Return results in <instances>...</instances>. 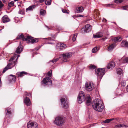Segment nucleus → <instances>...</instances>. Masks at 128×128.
I'll use <instances>...</instances> for the list:
<instances>
[{"mask_svg":"<svg viewBox=\"0 0 128 128\" xmlns=\"http://www.w3.org/2000/svg\"><path fill=\"white\" fill-rule=\"evenodd\" d=\"M77 101L78 103L80 104L85 101L86 104L88 106H89L90 104L91 100L89 94H88L85 96L84 92L80 91L79 92L78 96Z\"/></svg>","mask_w":128,"mask_h":128,"instance_id":"obj_1","label":"nucleus"},{"mask_svg":"<svg viewBox=\"0 0 128 128\" xmlns=\"http://www.w3.org/2000/svg\"><path fill=\"white\" fill-rule=\"evenodd\" d=\"M93 108L99 112H102L104 108L102 102L98 98L95 99L92 102Z\"/></svg>","mask_w":128,"mask_h":128,"instance_id":"obj_2","label":"nucleus"},{"mask_svg":"<svg viewBox=\"0 0 128 128\" xmlns=\"http://www.w3.org/2000/svg\"><path fill=\"white\" fill-rule=\"evenodd\" d=\"M104 68H100L98 69L96 71V74L98 76V79L100 80L104 74L106 72V70Z\"/></svg>","mask_w":128,"mask_h":128,"instance_id":"obj_3","label":"nucleus"},{"mask_svg":"<svg viewBox=\"0 0 128 128\" xmlns=\"http://www.w3.org/2000/svg\"><path fill=\"white\" fill-rule=\"evenodd\" d=\"M72 52H66L63 53L62 54V61L63 62H67L69 58L72 56Z\"/></svg>","mask_w":128,"mask_h":128,"instance_id":"obj_4","label":"nucleus"},{"mask_svg":"<svg viewBox=\"0 0 128 128\" xmlns=\"http://www.w3.org/2000/svg\"><path fill=\"white\" fill-rule=\"evenodd\" d=\"M54 122L58 126H62L64 122L63 117L61 116H57L55 118Z\"/></svg>","mask_w":128,"mask_h":128,"instance_id":"obj_5","label":"nucleus"},{"mask_svg":"<svg viewBox=\"0 0 128 128\" xmlns=\"http://www.w3.org/2000/svg\"><path fill=\"white\" fill-rule=\"evenodd\" d=\"M52 84L51 80L49 77L44 78L42 81V84L44 86L47 85V86H51Z\"/></svg>","mask_w":128,"mask_h":128,"instance_id":"obj_6","label":"nucleus"},{"mask_svg":"<svg viewBox=\"0 0 128 128\" xmlns=\"http://www.w3.org/2000/svg\"><path fill=\"white\" fill-rule=\"evenodd\" d=\"M84 88L88 92L91 91L94 88V85L93 83L86 82L85 84Z\"/></svg>","mask_w":128,"mask_h":128,"instance_id":"obj_7","label":"nucleus"},{"mask_svg":"<svg viewBox=\"0 0 128 128\" xmlns=\"http://www.w3.org/2000/svg\"><path fill=\"white\" fill-rule=\"evenodd\" d=\"M23 40L24 41L27 40V42L31 44L35 43L38 42V40L36 38H34L32 37L28 36H27V37L26 38H23Z\"/></svg>","mask_w":128,"mask_h":128,"instance_id":"obj_8","label":"nucleus"},{"mask_svg":"<svg viewBox=\"0 0 128 128\" xmlns=\"http://www.w3.org/2000/svg\"><path fill=\"white\" fill-rule=\"evenodd\" d=\"M16 61H12L11 62L8 64L4 68L2 73H4L8 69H10L14 67L16 64Z\"/></svg>","mask_w":128,"mask_h":128,"instance_id":"obj_9","label":"nucleus"},{"mask_svg":"<svg viewBox=\"0 0 128 128\" xmlns=\"http://www.w3.org/2000/svg\"><path fill=\"white\" fill-rule=\"evenodd\" d=\"M22 46L21 45H20L17 48L16 51V52L14 53V54L15 55L14 56L11 58L9 60V61H13L15 57H16V56L15 57V55H16V54L17 53L18 54H20L22 50Z\"/></svg>","mask_w":128,"mask_h":128,"instance_id":"obj_10","label":"nucleus"},{"mask_svg":"<svg viewBox=\"0 0 128 128\" xmlns=\"http://www.w3.org/2000/svg\"><path fill=\"white\" fill-rule=\"evenodd\" d=\"M60 100L61 104L63 108L64 109L68 108V106L66 98H61Z\"/></svg>","mask_w":128,"mask_h":128,"instance_id":"obj_11","label":"nucleus"},{"mask_svg":"<svg viewBox=\"0 0 128 128\" xmlns=\"http://www.w3.org/2000/svg\"><path fill=\"white\" fill-rule=\"evenodd\" d=\"M38 125L36 122L29 121L27 124V128H37Z\"/></svg>","mask_w":128,"mask_h":128,"instance_id":"obj_12","label":"nucleus"},{"mask_svg":"<svg viewBox=\"0 0 128 128\" xmlns=\"http://www.w3.org/2000/svg\"><path fill=\"white\" fill-rule=\"evenodd\" d=\"M66 48V45L63 43H58L56 44V48L59 50L64 49Z\"/></svg>","mask_w":128,"mask_h":128,"instance_id":"obj_13","label":"nucleus"},{"mask_svg":"<svg viewBox=\"0 0 128 128\" xmlns=\"http://www.w3.org/2000/svg\"><path fill=\"white\" fill-rule=\"evenodd\" d=\"M116 44L115 43L110 44L108 47L107 50L109 52H112L116 46Z\"/></svg>","mask_w":128,"mask_h":128,"instance_id":"obj_14","label":"nucleus"},{"mask_svg":"<svg viewBox=\"0 0 128 128\" xmlns=\"http://www.w3.org/2000/svg\"><path fill=\"white\" fill-rule=\"evenodd\" d=\"M24 102L25 104L28 106H30L31 104L29 98L27 96L24 98Z\"/></svg>","mask_w":128,"mask_h":128,"instance_id":"obj_15","label":"nucleus"},{"mask_svg":"<svg viewBox=\"0 0 128 128\" xmlns=\"http://www.w3.org/2000/svg\"><path fill=\"white\" fill-rule=\"evenodd\" d=\"M92 29L91 26L90 24L86 25L84 28V31L86 32H88L90 31Z\"/></svg>","mask_w":128,"mask_h":128,"instance_id":"obj_16","label":"nucleus"},{"mask_svg":"<svg viewBox=\"0 0 128 128\" xmlns=\"http://www.w3.org/2000/svg\"><path fill=\"white\" fill-rule=\"evenodd\" d=\"M10 20L6 15L4 16L2 18V21L4 23L8 22Z\"/></svg>","mask_w":128,"mask_h":128,"instance_id":"obj_17","label":"nucleus"},{"mask_svg":"<svg viewBox=\"0 0 128 128\" xmlns=\"http://www.w3.org/2000/svg\"><path fill=\"white\" fill-rule=\"evenodd\" d=\"M115 66V63L113 62H111L108 64L107 66V68L108 69H111L114 68Z\"/></svg>","mask_w":128,"mask_h":128,"instance_id":"obj_18","label":"nucleus"},{"mask_svg":"<svg viewBox=\"0 0 128 128\" xmlns=\"http://www.w3.org/2000/svg\"><path fill=\"white\" fill-rule=\"evenodd\" d=\"M112 39L113 42H120L122 40L120 37L113 38Z\"/></svg>","mask_w":128,"mask_h":128,"instance_id":"obj_19","label":"nucleus"},{"mask_svg":"<svg viewBox=\"0 0 128 128\" xmlns=\"http://www.w3.org/2000/svg\"><path fill=\"white\" fill-rule=\"evenodd\" d=\"M120 45L122 47L128 48V42L126 41H122V42Z\"/></svg>","mask_w":128,"mask_h":128,"instance_id":"obj_20","label":"nucleus"},{"mask_svg":"<svg viewBox=\"0 0 128 128\" xmlns=\"http://www.w3.org/2000/svg\"><path fill=\"white\" fill-rule=\"evenodd\" d=\"M26 72H18L16 73V75L18 77H22L24 76L25 74H26Z\"/></svg>","mask_w":128,"mask_h":128,"instance_id":"obj_21","label":"nucleus"},{"mask_svg":"<svg viewBox=\"0 0 128 128\" xmlns=\"http://www.w3.org/2000/svg\"><path fill=\"white\" fill-rule=\"evenodd\" d=\"M128 126L125 125H124L122 124H118L117 125H116L115 126L114 128H120L121 127H122L124 128H126L128 127Z\"/></svg>","mask_w":128,"mask_h":128,"instance_id":"obj_22","label":"nucleus"},{"mask_svg":"<svg viewBox=\"0 0 128 128\" xmlns=\"http://www.w3.org/2000/svg\"><path fill=\"white\" fill-rule=\"evenodd\" d=\"M84 10V8L82 6L78 7L76 9V11L77 13L82 12Z\"/></svg>","mask_w":128,"mask_h":128,"instance_id":"obj_23","label":"nucleus"},{"mask_svg":"<svg viewBox=\"0 0 128 128\" xmlns=\"http://www.w3.org/2000/svg\"><path fill=\"white\" fill-rule=\"evenodd\" d=\"M102 32H99L97 34H96L93 35V37L94 38H100L102 36Z\"/></svg>","mask_w":128,"mask_h":128,"instance_id":"obj_24","label":"nucleus"},{"mask_svg":"<svg viewBox=\"0 0 128 128\" xmlns=\"http://www.w3.org/2000/svg\"><path fill=\"white\" fill-rule=\"evenodd\" d=\"M116 70L117 73L118 75L121 76L123 75V72L121 68H119L118 69Z\"/></svg>","mask_w":128,"mask_h":128,"instance_id":"obj_25","label":"nucleus"},{"mask_svg":"<svg viewBox=\"0 0 128 128\" xmlns=\"http://www.w3.org/2000/svg\"><path fill=\"white\" fill-rule=\"evenodd\" d=\"M27 36H24L23 34H21L20 35H18L17 36V37L16 38V39H22V40L24 41L23 40V39L24 38H26L27 37Z\"/></svg>","mask_w":128,"mask_h":128,"instance_id":"obj_26","label":"nucleus"},{"mask_svg":"<svg viewBox=\"0 0 128 128\" xmlns=\"http://www.w3.org/2000/svg\"><path fill=\"white\" fill-rule=\"evenodd\" d=\"M44 39L46 40V41L47 42V44H52L53 43L52 42H50L49 41L52 40V39L50 37H48V38H44Z\"/></svg>","mask_w":128,"mask_h":128,"instance_id":"obj_27","label":"nucleus"},{"mask_svg":"<svg viewBox=\"0 0 128 128\" xmlns=\"http://www.w3.org/2000/svg\"><path fill=\"white\" fill-rule=\"evenodd\" d=\"M36 7V6L33 5L31 6H30L28 8H27L26 10H32Z\"/></svg>","mask_w":128,"mask_h":128,"instance_id":"obj_28","label":"nucleus"},{"mask_svg":"<svg viewBox=\"0 0 128 128\" xmlns=\"http://www.w3.org/2000/svg\"><path fill=\"white\" fill-rule=\"evenodd\" d=\"M99 50V48L97 47H95L92 50V52L93 53H95L96 52Z\"/></svg>","mask_w":128,"mask_h":128,"instance_id":"obj_29","label":"nucleus"},{"mask_svg":"<svg viewBox=\"0 0 128 128\" xmlns=\"http://www.w3.org/2000/svg\"><path fill=\"white\" fill-rule=\"evenodd\" d=\"M114 118L107 119L105 120L104 122H103L106 123H109L111 121L114 120Z\"/></svg>","mask_w":128,"mask_h":128,"instance_id":"obj_30","label":"nucleus"},{"mask_svg":"<svg viewBox=\"0 0 128 128\" xmlns=\"http://www.w3.org/2000/svg\"><path fill=\"white\" fill-rule=\"evenodd\" d=\"M10 76H12V78H10L11 79H10V80L11 82L14 81L15 80L16 77L15 76H14L12 74H11L10 75Z\"/></svg>","mask_w":128,"mask_h":128,"instance_id":"obj_31","label":"nucleus"},{"mask_svg":"<svg viewBox=\"0 0 128 128\" xmlns=\"http://www.w3.org/2000/svg\"><path fill=\"white\" fill-rule=\"evenodd\" d=\"M51 0H46L45 1V4L47 5H49L51 4Z\"/></svg>","mask_w":128,"mask_h":128,"instance_id":"obj_32","label":"nucleus"},{"mask_svg":"<svg viewBox=\"0 0 128 128\" xmlns=\"http://www.w3.org/2000/svg\"><path fill=\"white\" fill-rule=\"evenodd\" d=\"M59 59V58H54L50 62H52L53 64H54Z\"/></svg>","mask_w":128,"mask_h":128,"instance_id":"obj_33","label":"nucleus"},{"mask_svg":"<svg viewBox=\"0 0 128 128\" xmlns=\"http://www.w3.org/2000/svg\"><path fill=\"white\" fill-rule=\"evenodd\" d=\"M8 6L10 7L13 6L14 5V2L13 1H11L8 4Z\"/></svg>","mask_w":128,"mask_h":128,"instance_id":"obj_34","label":"nucleus"},{"mask_svg":"<svg viewBox=\"0 0 128 128\" xmlns=\"http://www.w3.org/2000/svg\"><path fill=\"white\" fill-rule=\"evenodd\" d=\"M77 35V34H76L74 35L73 36L72 38V40L73 41H74L76 40Z\"/></svg>","mask_w":128,"mask_h":128,"instance_id":"obj_35","label":"nucleus"},{"mask_svg":"<svg viewBox=\"0 0 128 128\" xmlns=\"http://www.w3.org/2000/svg\"><path fill=\"white\" fill-rule=\"evenodd\" d=\"M124 0H115L114 2L116 3H120L123 2Z\"/></svg>","mask_w":128,"mask_h":128,"instance_id":"obj_36","label":"nucleus"},{"mask_svg":"<svg viewBox=\"0 0 128 128\" xmlns=\"http://www.w3.org/2000/svg\"><path fill=\"white\" fill-rule=\"evenodd\" d=\"M126 84V82L125 80H122L121 82V85L123 86H124Z\"/></svg>","mask_w":128,"mask_h":128,"instance_id":"obj_37","label":"nucleus"},{"mask_svg":"<svg viewBox=\"0 0 128 128\" xmlns=\"http://www.w3.org/2000/svg\"><path fill=\"white\" fill-rule=\"evenodd\" d=\"M89 67L91 69H94L96 67L94 65H90L89 66Z\"/></svg>","mask_w":128,"mask_h":128,"instance_id":"obj_38","label":"nucleus"},{"mask_svg":"<svg viewBox=\"0 0 128 128\" xmlns=\"http://www.w3.org/2000/svg\"><path fill=\"white\" fill-rule=\"evenodd\" d=\"M6 111H7L6 113L8 114H11V110L10 109H8V108L6 110Z\"/></svg>","mask_w":128,"mask_h":128,"instance_id":"obj_39","label":"nucleus"},{"mask_svg":"<svg viewBox=\"0 0 128 128\" xmlns=\"http://www.w3.org/2000/svg\"><path fill=\"white\" fill-rule=\"evenodd\" d=\"M45 12V11L44 10L42 9L41 10L40 12V14L42 15H44Z\"/></svg>","mask_w":128,"mask_h":128,"instance_id":"obj_40","label":"nucleus"},{"mask_svg":"<svg viewBox=\"0 0 128 128\" xmlns=\"http://www.w3.org/2000/svg\"><path fill=\"white\" fill-rule=\"evenodd\" d=\"M124 63H128V57L126 58L124 60Z\"/></svg>","mask_w":128,"mask_h":128,"instance_id":"obj_41","label":"nucleus"},{"mask_svg":"<svg viewBox=\"0 0 128 128\" xmlns=\"http://www.w3.org/2000/svg\"><path fill=\"white\" fill-rule=\"evenodd\" d=\"M63 12L68 14L69 12H67V10H66L63 9L62 10Z\"/></svg>","mask_w":128,"mask_h":128,"instance_id":"obj_42","label":"nucleus"},{"mask_svg":"<svg viewBox=\"0 0 128 128\" xmlns=\"http://www.w3.org/2000/svg\"><path fill=\"white\" fill-rule=\"evenodd\" d=\"M4 6V4H2V2H0V8H2Z\"/></svg>","mask_w":128,"mask_h":128,"instance_id":"obj_43","label":"nucleus"},{"mask_svg":"<svg viewBox=\"0 0 128 128\" xmlns=\"http://www.w3.org/2000/svg\"><path fill=\"white\" fill-rule=\"evenodd\" d=\"M122 9L124 10H127L126 8H127L126 7V6H122Z\"/></svg>","mask_w":128,"mask_h":128,"instance_id":"obj_44","label":"nucleus"},{"mask_svg":"<svg viewBox=\"0 0 128 128\" xmlns=\"http://www.w3.org/2000/svg\"><path fill=\"white\" fill-rule=\"evenodd\" d=\"M25 96H29L30 95H31V94L29 93H26H26L25 94Z\"/></svg>","mask_w":128,"mask_h":128,"instance_id":"obj_45","label":"nucleus"},{"mask_svg":"<svg viewBox=\"0 0 128 128\" xmlns=\"http://www.w3.org/2000/svg\"><path fill=\"white\" fill-rule=\"evenodd\" d=\"M112 5V4H108L106 5V6L108 7H111Z\"/></svg>","mask_w":128,"mask_h":128,"instance_id":"obj_46","label":"nucleus"},{"mask_svg":"<svg viewBox=\"0 0 128 128\" xmlns=\"http://www.w3.org/2000/svg\"><path fill=\"white\" fill-rule=\"evenodd\" d=\"M83 15H80V14L78 15L77 16V17H83Z\"/></svg>","mask_w":128,"mask_h":128,"instance_id":"obj_47","label":"nucleus"},{"mask_svg":"<svg viewBox=\"0 0 128 128\" xmlns=\"http://www.w3.org/2000/svg\"><path fill=\"white\" fill-rule=\"evenodd\" d=\"M48 76L50 77L51 76V74L50 72H49L48 73Z\"/></svg>","mask_w":128,"mask_h":128,"instance_id":"obj_48","label":"nucleus"},{"mask_svg":"<svg viewBox=\"0 0 128 128\" xmlns=\"http://www.w3.org/2000/svg\"><path fill=\"white\" fill-rule=\"evenodd\" d=\"M46 0H39V3H42L44 1H45Z\"/></svg>","mask_w":128,"mask_h":128,"instance_id":"obj_49","label":"nucleus"},{"mask_svg":"<svg viewBox=\"0 0 128 128\" xmlns=\"http://www.w3.org/2000/svg\"><path fill=\"white\" fill-rule=\"evenodd\" d=\"M40 48V47H39L38 48H35V49H33V50H32V51H34V50H38V49H39V48Z\"/></svg>","mask_w":128,"mask_h":128,"instance_id":"obj_50","label":"nucleus"},{"mask_svg":"<svg viewBox=\"0 0 128 128\" xmlns=\"http://www.w3.org/2000/svg\"><path fill=\"white\" fill-rule=\"evenodd\" d=\"M126 91L128 92V85L126 87Z\"/></svg>","mask_w":128,"mask_h":128,"instance_id":"obj_51","label":"nucleus"},{"mask_svg":"<svg viewBox=\"0 0 128 128\" xmlns=\"http://www.w3.org/2000/svg\"><path fill=\"white\" fill-rule=\"evenodd\" d=\"M22 12L21 11H20L19 12V13L22 14Z\"/></svg>","mask_w":128,"mask_h":128,"instance_id":"obj_52","label":"nucleus"},{"mask_svg":"<svg viewBox=\"0 0 128 128\" xmlns=\"http://www.w3.org/2000/svg\"><path fill=\"white\" fill-rule=\"evenodd\" d=\"M1 80H0V87L1 86Z\"/></svg>","mask_w":128,"mask_h":128,"instance_id":"obj_53","label":"nucleus"},{"mask_svg":"<svg viewBox=\"0 0 128 128\" xmlns=\"http://www.w3.org/2000/svg\"><path fill=\"white\" fill-rule=\"evenodd\" d=\"M2 1L4 3H5L6 2L5 0H3Z\"/></svg>","mask_w":128,"mask_h":128,"instance_id":"obj_54","label":"nucleus"},{"mask_svg":"<svg viewBox=\"0 0 128 128\" xmlns=\"http://www.w3.org/2000/svg\"><path fill=\"white\" fill-rule=\"evenodd\" d=\"M103 20V21H106V20L104 18Z\"/></svg>","mask_w":128,"mask_h":128,"instance_id":"obj_55","label":"nucleus"},{"mask_svg":"<svg viewBox=\"0 0 128 128\" xmlns=\"http://www.w3.org/2000/svg\"><path fill=\"white\" fill-rule=\"evenodd\" d=\"M20 56V55H18V57H17V58H16V60H17V59L18 58V57H19Z\"/></svg>","mask_w":128,"mask_h":128,"instance_id":"obj_56","label":"nucleus"},{"mask_svg":"<svg viewBox=\"0 0 128 128\" xmlns=\"http://www.w3.org/2000/svg\"><path fill=\"white\" fill-rule=\"evenodd\" d=\"M56 36H52V38H55Z\"/></svg>","mask_w":128,"mask_h":128,"instance_id":"obj_57","label":"nucleus"},{"mask_svg":"<svg viewBox=\"0 0 128 128\" xmlns=\"http://www.w3.org/2000/svg\"><path fill=\"white\" fill-rule=\"evenodd\" d=\"M126 7L127 8H128V6H126Z\"/></svg>","mask_w":128,"mask_h":128,"instance_id":"obj_58","label":"nucleus"},{"mask_svg":"<svg viewBox=\"0 0 128 128\" xmlns=\"http://www.w3.org/2000/svg\"><path fill=\"white\" fill-rule=\"evenodd\" d=\"M46 26V27H47V28H48V30H49V28H48V26Z\"/></svg>","mask_w":128,"mask_h":128,"instance_id":"obj_59","label":"nucleus"},{"mask_svg":"<svg viewBox=\"0 0 128 128\" xmlns=\"http://www.w3.org/2000/svg\"><path fill=\"white\" fill-rule=\"evenodd\" d=\"M18 0H14V1L16 2V1H18Z\"/></svg>","mask_w":128,"mask_h":128,"instance_id":"obj_60","label":"nucleus"},{"mask_svg":"<svg viewBox=\"0 0 128 128\" xmlns=\"http://www.w3.org/2000/svg\"><path fill=\"white\" fill-rule=\"evenodd\" d=\"M34 53H33V54L34 55Z\"/></svg>","mask_w":128,"mask_h":128,"instance_id":"obj_61","label":"nucleus"},{"mask_svg":"<svg viewBox=\"0 0 128 128\" xmlns=\"http://www.w3.org/2000/svg\"><path fill=\"white\" fill-rule=\"evenodd\" d=\"M20 42V44H21V42Z\"/></svg>","mask_w":128,"mask_h":128,"instance_id":"obj_62","label":"nucleus"}]
</instances>
